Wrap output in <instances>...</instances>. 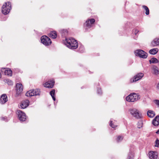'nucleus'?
Wrapping results in <instances>:
<instances>
[{
  "label": "nucleus",
  "mask_w": 159,
  "mask_h": 159,
  "mask_svg": "<svg viewBox=\"0 0 159 159\" xmlns=\"http://www.w3.org/2000/svg\"><path fill=\"white\" fill-rule=\"evenodd\" d=\"M64 43L67 47L71 49H76L78 46L77 41L71 38L66 39Z\"/></svg>",
  "instance_id": "f257e3e1"
},
{
  "label": "nucleus",
  "mask_w": 159,
  "mask_h": 159,
  "mask_svg": "<svg viewBox=\"0 0 159 159\" xmlns=\"http://www.w3.org/2000/svg\"><path fill=\"white\" fill-rule=\"evenodd\" d=\"M11 8V5L9 2H6L2 6V12L5 14H8Z\"/></svg>",
  "instance_id": "f03ea898"
},
{
  "label": "nucleus",
  "mask_w": 159,
  "mask_h": 159,
  "mask_svg": "<svg viewBox=\"0 0 159 159\" xmlns=\"http://www.w3.org/2000/svg\"><path fill=\"white\" fill-rule=\"evenodd\" d=\"M139 95L134 93L130 94L127 96L126 99L127 101L129 102H134L136 101L139 98Z\"/></svg>",
  "instance_id": "7ed1b4c3"
},
{
  "label": "nucleus",
  "mask_w": 159,
  "mask_h": 159,
  "mask_svg": "<svg viewBox=\"0 0 159 159\" xmlns=\"http://www.w3.org/2000/svg\"><path fill=\"white\" fill-rule=\"evenodd\" d=\"M130 114L134 117L137 119L142 118V114L136 108H132L129 109Z\"/></svg>",
  "instance_id": "20e7f679"
},
{
  "label": "nucleus",
  "mask_w": 159,
  "mask_h": 159,
  "mask_svg": "<svg viewBox=\"0 0 159 159\" xmlns=\"http://www.w3.org/2000/svg\"><path fill=\"white\" fill-rule=\"evenodd\" d=\"M134 53L136 56L140 58H146L148 56L147 53L142 50H137L135 51Z\"/></svg>",
  "instance_id": "39448f33"
},
{
  "label": "nucleus",
  "mask_w": 159,
  "mask_h": 159,
  "mask_svg": "<svg viewBox=\"0 0 159 159\" xmlns=\"http://www.w3.org/2000/svg\"><path fill=\"white\" fill-rule=\"evenodd\" d=\"M41 42L42 43L46 46L50 45L52 42L50 39L46 36H43L41 38Z\"/></svg>",
  "instance_id": "423d86ee"
},
{
  "label": "nucleus",
  "mask_w": 159,
  "mask_h": 159,
  "mask_svg": "<svg viewBox=\"0 0 159 159\" xmlns=\"http://www.w3.org/2000/svg\"><path fill=\"white\" fill-rule=\"evenodd\" d=\"M143 74L142 73H140L134 76L133 78H131L130 80V82L131 83H133L136 82L142 79L143 76Z\"/></svg>",
  "instance_id": "0eeeda50"
},
{
  "label": "nucleus",
  "mask_w": 159,
  "mask_h": 159,
  "mask_svg": "<svg viewBox=\"0 0 159 159\" xmlns=\"http://www.w3.org/2000/svg\"><path fill=\"white\" fill-rule=\"evenodd\" d=\"M17 114L20 120L22 121L25 120L26 117L24 113L21 111L19 110L17 111Z\"/></svg>",
  "instance_id": "6e6552de"
},
{
  "label": "nucleus",
  "mask_w": 159,
  "mask_h": 159,
  "mask_svg": "<svg viewBox=\"0 0 159 159\" xmlns=\"http://www.w3.org/2000/svg\"><path fill=\"white\" fill-rule=\"evenodd\" d=\"M16 95L18 96L22 92L23 87L20 83H17L16 84Z\"/></svg>",
  "instance_id": "1a4fd4ad"
},
{
  "label": "nucleus",
  "mask_w": 159,
  "mask_h": 159,
  "mask_svg": "<svg viewBox=\"0 0 159 159\" xmlns=\"http://www.w3.org/2000/svg\"><path fill=\"white\" fill-rule=\"evenodd\" d=\"M54 81L53 80L48 81L44 84V87L49 88H52L54 84Z\"/></svg>",
  "instance_id": "9d476101"
},
{
  "label": "nucleus",
  "mask_w": 159,
  "mask_h": 159,
  "mask_svg": "<svg viewBox=\"0 0 159 159\" xmlns=\"http://www.w3.org/2000/svg\"><path fill=\"white\" fill-rule=\"evenodd\" d=\"M8 100L7 95L5 94H2L0 98V103L2 104L5 103Z\"/></svg>",
  "instance_id": "9b49d317"
},
{
  "label": "nucleus",
  "mask_w": 159,
  "mask_h": 159,
  "mask_svg": "<svg viewBox=\"0 0 159 159\" xmlns=\"http://www.w3.org/2000/svg\"><path fill=\"white\" fill-rule=\"evenodd\" d=\"M148 155L150 159H157V157L158 154L156 152H150Z\"/></svg>",
  "instance_id": "f8f14e48"
},
{
  "label": "nucleus",
  "mask_w": 159,
  "mask_h": 159,
  "mask_svg": "<svg viewBox=\"0 0 159 159\" xmlns=\"http://www.w3.org/2000/svg\"><path fill=\"white\" fill-rule=\"evenodd\" d=\"M29 103V101L28 100H26L22 101L20 104V107L22 109L25 108L28 106Z\"/></svg>",
  "instance_id": "ddd939ff"
},
{
  "label": "nucleus",
  "mask_w": 159,
  "mask_h": 159,
  "mask_svg": "<svg viewBox=\"0 0 159 159\" xmlns=\"http://www.w3.org/2000/svg\"><path fill=\"white\" fill-rule=\"evenodd\" d=\"M95 22V20L94 19L88 20L86 22V26L89 28H90Z\"/></svg>",
  "instance_id": "4468645a"
},
{
  "label": "nucleus",
  "mask_w": 159,
  "mask_h": 159,
  "mask_svg": "<svg viewBox=\"0 0 159 159\" xmlns=\"http://www.w3.org/2000/svg\"><path fill=\"white\" fill-rule=\"evenodd\" d=\"M152 124L155 126H157L159 124V116H156L153 120Z\"/></svg>",
  "instance_id": "2eb2a0df"
},
{
  "label": "nucleus",
  "mask_w": 159,
  "mask_h": 159,
  "mask_svg": "<svg viewBox=\"0 0 159 159\" xmlns=\"http://www.w3.org/2000/svg\"><path fill=\"white\" fill-rule=\"evenodd\" d=\"M151 45L155 47L159 45V39L156 38L154 39L151 42Z\"/></svg>",
  "instance_id": "dca6fc26"
},
{
  "label": "nucleus",
  "mask_w": 159,
  "mask_h": 159,
  "mask_svg": "<svg viewBox=\"0 0 159 159\" xmlns=\"http://www.w3.org/2000/svg\"><path fill=\"white\" fill-rule=\"evenodd\" d=\"M4 74L6 75L11 76L12 75V72L11 69H3Z\"/></svg>",
  "instance_id": "f3484780"
},
{
  "label": "nucleus",
  "mask_w": 159,
  "mask_h": 159,
  "mask_svg": "<svg viewBox=\"0 0 159 159\" xmlns=\"http://www.w3.org/2000/svg\"><path fill=\"white\" fill-rule=\"evenodd\" d=\"M158 51V49L157 48H154L151 49L149 51V53L152 55L156 54Z\"/></svg>",
  "instance_id": "a211bd4d"
},
{
  "label": "nucleus",
  "mask_w": 159,
  "mask_h": 159,
  "mask_svg": "<svg viewBox=\"0 0 159 159\" xmlns=\"http://www.w3.org/2000/svg\"><path fill=\"white\" fill-rule=\"evenodd\" d=\"M116 122L114 120V121L110 120V126L113 128H115L117 126Z\"/></svg>",
  "instance_id": "6ab92c4d"
},
{
  "label": "nucleus",
  "mask_w": 159,
  "mask_h": 159,
  "mask_svg": "<svg viewBox=\"0 0 159 159\" xmlns=\"http://www.w3.org/2000/svg\"><path fill=\"white\" fill-rule=\"evenodd\" d=\"M49 36L52 39H55L57 37V34L55 31H52L49 34Z\"/></svg>",
  "instance_id": "aec40b11"
},
{
  "label": "nucleus",
  "mask_w": 159,
  "mask_h": 159,
  "mask_svg": "<svg viewBox=\"0 0 159 159\" xmlns=\"http://www.w3.org/2000/svg\"><path fill=\"white\" fill-rule=\"evenodd\" d=\"M147 114L148 116L151 118L153 117L155 115L154 112L152 111H148L147 113Z\"/></svg>",
  "instance_id": "412c9836"
},
{
  "label": "nucleus",
  "mask_w": 159,
  "mask_h": 159,
  "mask_svg": "<svg viewBox=\"0 0 159 159\" xmlns=\"http://www.w3.org/2000/svg\"><path fill=\"white\" fill-rule=\"evenodd\" d=\"M25 95L26 96L29 97L34 96V95L33 90H31L27 92L25 94Z\"/></svg>",
  "instance_id": "4be33fe9"
},
{
  "label": "nucleus",
  "mask_w": 159,
  "mask_h": 159,
  "mask_svg": "<svg viewBox=\"0 0 159 159\" xmlns=\"http://www.w3.org/2000/svg\"><path fill=\"white\" fill-rule=\"evenodd\" d=\"M142 7L146 11L145 14L146 15H148L149 13V10L148 7L146 6L143 5L142 6Z\"/></svg>",
  "instance_id": "5701e85b"
},
{
  "label": "nucleus",
  "mask_w": 159,
  "mask_h": 159,
  "mask_svg": "<svg viewBox=\"0 0 159 159\" xmlns=\"http://www.w3.org/2000/svg\"><path fill=\"white\" fill-rule=\"evenodd\" d=\"M55 93V90L54 89H53V90H52L50 92V95L52 96L53 100L54 101H55V100H56L55 98L54 97Z\"/></svg>",
  "instance_id": "b1692460"
},
{
  "label": "nucleus",
  "mask_w": 159,
  "mask_h": 159,
  "mask_svg": "<svg viewBox=\"0 0 159 159\" xmlns=\"http://www.w3.org/2000/svg\"><path fill=\"white\" fill-rule=\"evenodd\" d=\"M158 60L155 58H152L149 60V62L150 63H158Z\"/></svg>",
  "instance_id": "393cba45"
},
{
  "label": "nucleus",
  "mask_w": 159,
  "mask_h": 159,
  "mask_svg": "<svg viewBox=\"0 0 159 159\" xmlns=\"http://www.w3.org/2000/svg\"><path fill=\"white\" fill-rule=\"evenodd\" d=\"M34 96L38 95L40 94V90L39 89H36L33 90Z\"/></svg>",
  "instance_id": "a878e982"
},
{
  "label": "nucleus",
  "mask_w": 159,
  "mask_h": 159,
  "mask_svg": "<svg viewBox=\"0 0 159 159\" xmlns=\"http://www.w3.org/2000/svg\"><path fill=\"white\" fill-rule=\"evenodd\" d=\"M4 81L5 83H7L9 85H12L13 84L12 81L9 79H5L4 80Z\"/></svg>",
  "instance_id": "bb28decb"
},
{
  "label": "nucleus",
  "mask_w": 159,
  "mask_h": 159,
  "mask_svg": "<svg viewBox=\"0 0 159 159\" xmlns=\"http://www.w3.org/2000/svg\"><path fill=\"white\" fill-rule=\"evenodd\" d=\"M61 33L63 36L67 34V31L66 30H61Z\"/></svg>",
  "instance_id": "cd10ccee"
},
{
  "label": "nucleus",
  "mask_w": 159,
  "mask_h": 159,
  "mask_svg": "<svg viewBox=\"0 0 159 159\" xmlns=\"http://www.w3.org/2000/svg\"><path fill=\"white\" fill-rule=\"evenodd\" d=\"M123 139V137L121 136H119L118 137L117 139V142H119L122 140Z\"/></svg>",
  "instance_id": "c85d7f7f"
},
{
  "label": "nucleus",
  "mask_w": 159,
  "mask_h": 159,
  "mask_svg": "<svg viewBox=\"0 0 159 159\" xmlns=\"http://www.w3.org/2000/svg\"><path fill=\"white\" fill-rule=\"evenodd\" d=\"M133 156V155L132 153L130 152L127 158V159H132Z\"/></svg>",
  "instance_id": "c756f323"
},
{
  "label": "nucleus",
  "mask_w": 159,
  "mask_h": 159,
  "mask_svg": "<svg viewBox=\"0 0 159 159\" xmlns=\"http://www.w3.org/2000/svg\"><path fill=\"white\" fill-rule=\"evenodd\" d=\"M155 147H158L159 146V140L157 139L156 141V144L155 145Z\"/></svg>",
  "instance_id": "7c9ffc66"
},
{
  "label": "nucleus",
  "mask_w": 159,
  "mask_h": 159,
  "mask_svg": "<svg viewBox=\"0 0 159 159\" xmlns=\"http://www.w3.org/2000/svg\"><path fill=\"white\" fill-rule=\"evenodd\" d=\"M79 50L80 52H83L84 51V48L83 46H80Z\"/></svg>",
  "instance_id": "2f4dec72"
},
{
  "label": "nucleus",
  "mask_w": 159,
  "mask_h": 159,
  "mask_svg": "<svg viewBox=\"0 0 159 159\" xmlns=\"http://www.w3.org/2000/svg\"><path fill=\"white\" fill-rule=\"evenodd\" d=\"M153 71L154 73V74H155L156 75H157L158 74V70L156 69H153Z\"/></svg>",
  "instance_id": "473e14b6"
},
{
  "label": "nucleus",
  "mask_w": 159,
  "mask_h": 159,
  "mask_svg": "<svg viewBox=\"0 0 159 159\" xmlns=\"http://www.w3.org/2000/svg\"><path fill=\"white\" fill-rule=\"evenodd\" d=\"M155 103L159 107V100H156L154 101Z\"/></svg>",
  "instance_id": "72a5a7b5"
},
{
  "label": "nucleus",
  "mask_w": 159,
  "mask_h": 159,
  "mask_svg": "<svg viewBox=\"0 0 159 159\" xmlns=\"http://www.w3.org/2000/svg\"><path fill=\"white\" fill-rule=\"evenodd\" d=\"M133 31L134 32L135 34L137 35L139 32V30H137L135 29Z\"/></svg>",
  "instance_id": "f704fd0d"
},
{
  "label": "nucleus",
  "mask_w": 159,
  "mask_h": 159,
  "mask_svg": "<svg viewBox=\"0 0 159 159\" xmlns=\"http://www.w3.org/2000/svg\"><path fill=\"white\" fill-rule=\"evenodd\" d=\"M97 92L98 94H101L102 91H101V89H98V90H97Z\"/></svg>",
  "instance_id": "c9c22d12"
},
{
  "label": "nucleus",
  "mask_w": 159,
  "mask_h": 159,
  "mask_svg": "<svg viewBox=\"0 0 159 159\" xmlns=\"http://www.w3.org/2000/svg\"><path fill=\"white\" fill-rule=\"evenodd\" d=\"M1 119L3 120H5L6 121H8L7 118L6 117H1Z\"/></svg>",
  "instance_id": "e433bc0d"
},
{
  "label": "nucleus",
  "mask_w": 159,
  "mask_h": 159,
  "mask_svg": "<svg viewBox=\"0 0 159 159\" xmlns=\"http://www.w3.org/2000/svg\"><path fill=\"white\" fill-rule=\"evenodd\" d=\"M157 88L158 89H159V83L157 84Z\"/></svg>",
  "instance_id": "4c0bfd02"
},
{
  "label": "nucleus",
  "mask_w": 159,
  "mask_h": 159,
  "mask_svg": "<svg viewBox=\"0 0 159 159\" xmlns=\"http://www.w3.org/2000/svg\"><path fill=\"white\" fill-rule=\"evenodd\" d=\"M156 133H157V134H159V130L158 131H157L156 132Z\"/></svg>",
  "instance_id": "58836bf2"
},
{
  "label": "nucleus",
  "mask_w": 159,
  "mask_h": 159,
  "mask_svg": "<svg viewBox=\"0 0 159 159\" xmlns=\"http://www.w3.org/2000/svg\"><path fill=\"white\" fill-rule=\"evenodd\" d=\"M138 128H140L141 127H138Z\"/></svg>",
  "instance_id": "ea45409f"
}]
</instances>
